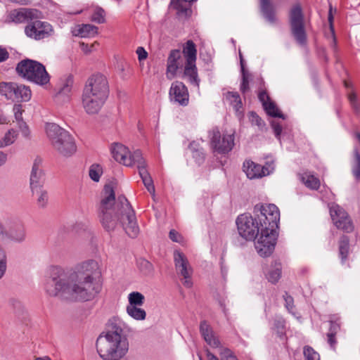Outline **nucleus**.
Here are the masks:
<instances>
[{
	"label": "nucleus",
	"mask_w": 360,
	"mask_h": 360,
	"mask_svg": "<svg viewBox=\"0 0 360 360\" xmlns=\"http://www.w3.org/2000/svg\"><path fill=\"white\" fill-rule=\"evenodd\" d=\"M7 237L15 242H22L25 238V230L20 221L8 224Z\"/></svg>",
	"instance_id": "24"
},
{
	"label": "nucleus",
	"mask_w": 360,
	"mask_h": 360,
	"mask_svg": "<svg viewBox=\"0 0 360 360\" xmlns=\"http://www.w3.org/2000/svg\"><path fill=\"white\" fill-rule=\"evenodd\" d=\"M354 159L352 162V173L356 181L360 180V153L358 149L354 148Z\"/></svg>",
	"instance_id": "41"
},
{
	"label": "nucleus",
	"mask_w": 360,
	"mask_h": 360,
	"mask_svg": "<svg viewBox=\"0 0 360 360\" xmlns=\"http://www.w3.org/2000/svg\"><path fill=\"white\" fill-rule=\"evenodd\" d=\"M305 360H320L319 354L310 346H305L303 349Z\"/></svg>",
	"instance_id": "49"
},
{
	"label": "nucleus",
	"mask_w": 360,
	"mask_h": 360,
	"mask_svg": "<svg viewBox=\"0 0 360 360\" xmlns=\"http://www.w3.org/2000/svg\"><path fill=\"white\" fill-rule=\"evenodd\" d=\"M210 146L214 152L219 154H227L232 150L234 146V135L221 134L217 127L209 131Z\"/></svg>",
	"instance_id": "11"
},
{
	"label": "nucleus",
	"mask_w": 360,
	"mask_h": 360,
	"mask_svg": "<svg viewBox=\"0 0 360 360\" xmlns=\"http://www.w3.org/2000/svg\"><path fill=\"white\" fill-rule=\"evenodd\" d=\"M196 0H176V2L175 4V8L179 12V13H187V11L189 10L188 8H186V7H184L182 4V1H185V2H187V1H190V2H194Z\"/></svg>",
	"instance_id": "55"
},
{
	"label": "nucleus",
	"mask_w": 360,
	"mask_h": 360,
	"mask_svg": "<svg viewBox=\"0 0 360 360\" xmlns=\"http://www.w3.org/2000/svg\"><path fill=\"white\" fill-rule=\"evenodd\" d=\"M41 160L35 159L30 176V191L43 188L45 184V176L43 170L40 167Z\"/></svg>",
	"instance_id": "20"
},
{
	"label": "nucleus",
	"mask_w": 360,
	"mask_h": 360,
	"mask_svg": "<svg viewBox=\"0 0 360 360\" xmlns=\"http://www.w3.org/2000/svg\"><path fill=\"white\" fill-rule=\"evenodd\" d=\"M8 228L6 229L1 223H0V241L7 238Z\"/></svg>",
	"instance_id": "62"
},
{
	"label": "nucleus",
	"mask_w": 360,
	"mask_h": 360,
	"mask_svg": "<svg viewBox=\"0 0 360 360\" xmlns=\"http://www.w3.org/2000/svg\"><path fill=\"white\" fill-rule=\"evenodd\" d=\"M102 168L98 165H92L89 171L90 178L96 182H98L102 174Z\"/></svg>",
	"instance_id": "48"
},
{
	"label": "nucleus",
	"mask_w": 360,
	"mask_h": 360,
	"mask_svg": "<svg viewBox=\"0 0 360 360\" xmlns=\"http://www.w3.org/2000/svg\"><path fill=\"white\" fill-rule=\"evenodd\" d=\"M349 252V238L348 236L343 235L339 240V255L341 262L344 264L347 259Z\"/></svg>",
	"instance_id": "33"
},
{
	"label": "nucleus",
	"mask_w": 360,
	"mask_h": 360,
	"mask_svg": "<svg viewBox=\"0 0 360 360\" xmlns=\"http://www.w3.org/2000/svg\"><path fill=\"white\" fill-rule=\"evenodd\" d=\"M137 265L140 271L145 275H150L153 271V264L145 259H139Z\"/></svg>",
	"instance_id": "46"
},
{
	"label": "nucleus",
	"mask_w": 360,
	"mask_h": 360,
	"mask_svg": "<svg viewBox=\"0 0 360 360\" xmlns=\"http://www.w3.org/2000/svg\"><path fill=\"white\" fill-rule=\"evenodd\" d=\"M207 360H238L237 357L233 355V352L228 348H220L219 355L220 359L208 349L206 350Z\"/></svg>",
	"instance_id": "32"
},
{
	"label": "nucleus",
	"mask_w": 360,
	"mask_h": 360,
	"mask_svg": "<svg viewBox=\"0 0 360 360\" xmlns=\"http://www.w3.org/2000/svg\"><path fill=\"white\" fill-rule=\"evenodd\" d=\"M250 120L252 124H255L261 129L265 126L264 122L255 112H250Z\"/></svg>",
	"instance_id": "52"
},
{
	"label": "nucleus",
	"mask_w": 360,
	"mask_h": 360,
	"mask_svg": "<svg viewBox=\"0 0 360 360\" xmlns=\"http://www.w3.org/2000/svg\"><path fill=\"white\" fill-rule=\"evenodd\" d=\"M121 321L117 319H113L111 321L110 324V330L108 331L104 335L112 338L115 335L119 338H126L124 335H122V328L121 326Z\"/></svg>",
	"instance_id": "36"
},
{
	"label": "nucleus",
	"mask_w": 360,
	"mask_h": 360,
	"mask_svg": "<svg viewBox=\"0 0 360 360\" xmlns=\"http://www.w3.org/2000/svg\"><path fill=\"white\" fill-rule=\"evenodd\" d=\"M18 136V132L14 129H10L0 140V148H4L12 144Z\"/></svg>",
	"instance_id": "45"
},
{
	"label": "nucleus",
	"mask_w": 360,
	"mask_h": 360,
	"mask_svg": "<svg viewBox=\"0 0 360 360\" xmlns=\"http://www.w3.org/2000/svg\"><path fill=\"white\" fill-rule=\"evenodd\" d=\"M73 82V77L72 75L67 76L61 82L56 94V98L64 101L68 100L71 94Z\"/></svg>",
	"instance_id": "28"
},
{
	"label": "nucleus",
	"mask_w": 360,
	"mask_h": 360,
	"mask_svg": "<svg viewBox=\"0 0 360 360\" xmlns=\"http://www.w3.org/2000/svg\"><path fill=\"white\" fill-rule=\"evenodd\" d=\"M348 99L350 104L357 102V96L354 91H352L348 94Z\"/></svg>",
	"instance_id": "63"
},
{
	"label": "nucleus",
	"mask_w": 360,
	"mask_h": 360,
	"mask_svg": "<svg viewBox=\"0 0 360 360\" xmlns=\"http://www.w3.org/2000/svg\"><path fill=\"white\" fill-rule=\"evenodd\" d=\"M271 127L274 130V133L275 136L280 140L281 139V134L282 132V126L276 121H272L271 123Z\"/></svg>",
	"instance_id": "56"
},
{
	"label": "nucleus",
	"mask_w": 360,
	"mask_h": 360,
	"mask_svg": "<svg viewBox=\"0 0 360 360\" xmlns=\"http://www.w3.org/2000/svg\"><path fill=\"white\" fill-rule=\"evenodd\" d=\"M236 225L240 236L246 240H254L257 236L262 233L264 226L257 217L250 214H243L238 217Z\"/></svg>",
	"instance_id": "9"
},
{
	"label": "nucleus",
	"mask_w": 360,
	"mask_h": 360,
	"mask_svg": "<svg viewBox=\"0 0 360 360\" xmlns=\"http://www.w3.org/2000/svg\"><path fill=\"white\" fill-rule=\"evenodd\" d=\"M330 214L334 225L346 233L354 230L353 222L347 212L338 205H334L330 208Z\"/></svg>",
	"instance_id": "16"
},
{
	"label": "nucleus",
	"mask_w": 360,
	"mask_h": 360,
	"mask_svg": "<svg viewBox=\"0 0 360 360\" xmlns=\"http://www.w3.org/2000/svg\"><path fill=\"white\" fill-rule=\"evenodd\" d=\"M31 193L32 197L35 199L38 207L42 209L46 207L49 197L48 191L44 187L32 190Z\"/></svg>",
	"instance_id": "30"
},
{
	"label": "nucleus",
	"mask_w": 360,
	"mask_h": 360,
	"mask_svg": "<svg viewBox=\"0 0 360 360\" xmlns=\"http://www.w3.org/2000/svg\"><path fill=\"white\" fill-rule=\"evenodd\" d=\"M127 312L129 316L136 321H143L146 319V312L140 307L127 306Z\"/></svg>",
	"instance_id": "39"
},
{
	"label": "nucleus",
	"mask_w": 360,
	"mask_h": 360,
	"mask_svg": "<svg viewBox=\"0 0 360 360\" xmlns=\"http://www.w3.org/2000/svg\"><path fill=\"white\" fill-rule=\"evenodd\" d=\"M9 58V53L7 49L0 46V63L6 61Z\"/></svg>",
	"instance_id": "58"
},
{
	"label": "nucleus",
	"mask_w": 360,
	"mask_h": 360,
	"mask_svg": "<svg viewBox=\"0 0 360 360\" xmlns=\"http://www.w3.org/2000/svg\"><path fill=\"white\" fill-rule=\"evenodd\" d=\"M189 150L192 153V156L198 165H201L205 159V154L202 148L195 141H192L189 144Z\"/></svg>",
	"instance_id": "34"
},
{
	"label": "nucleus",
	"mask_w": 360,
	"mask_h": 360,
	"mask_svg": "<svg viewBox=\"0 0 360 360\" xmlns=\"http://www.w3.org/2000/svg\"><path fill=\"white\" fill-rule=\"evenodd\" d=\"M82 95L107 100L109 86L106 77L101 74L93 75L86 82Z\"/></svg>",
	"instance_id": "10"
},
{
	"label": "nucleus",
	"mask_w": 360,
	"mask_h": 360,
	"mask_svg": "<svg viewBox=\"0 0 360 360\" xmlns=\"http://www.w3.org/2000/svg\"><path fill=\"white\" fill-rule=\"evenodd\" d=\"M340 329L339 323L335 321H330L329 331L327 333V342L333 349H335L337 343L335 335Z\"/></svg>",
	"instance_id": "35"
},
{
	"label": "nucleus",
	"mask_w": 360,
	"mask_h": 360,
	"mask_svg": "<svg viewBox=\"0 0 360 360\" xmlns=\"http://www.w3.org/2000/svg\"><path fill=\"white\" fill-rule=\"evenodd\" d=\"M289 23L291 34L300 45L307 43V34L304 27V17L300 4L292 6L289 12Z\"/></svg>",
	"instance_id": "8"
},
{
	"label": "nucleus",
	"mask_w": 360,
	"mask_h": 360,
	"mask_svg": "<svg viewBox=\"0 0 360 360\" xmlns=\"http://www.w3.org/2000/svg\"><path fill=\"white\" fill-rule=\"evenodd\" d=\"M258 98L259 101L262 103V105L264 103L269 102L270 101V98L266 94V91H261L259 93Z\"/></svg>",
	"instance_id": "61"
},
{
	"label": "nucleus",
	"mask_w": 360,
	"mask_h": 360,
	"mask_svg": "<svg viewBox=\"0 0 360 360\" xmlns=\"http://www.w3.org/2000/svg\"><path fill=\"white\" fill-rule=\"evenodd\" d=\"M121 321L117 319H113L111 321L110 324V330L108 331L104 335L112 338L115 335L119 338H126L124 335H122V328L121 326Z\"/></svg>",
	"instance_id": "37"
},
{
	"label": "nucleus",
	"mask_w": 360,
	"mask_h": 360,
	"mask_svg": "<svg viewBox=\"0 0 360 360\" xmlns=\"http://www.w3.org/2000/svg\"><path fill=\"white\" fill-rule=\"evenodd\" d=\"M226 98L236 110H238L241 108V99L238 92L229 91L226 95Z\"/></svg>",
	"instance_id": "44"
},
{
	"label": "nucleus",
	"mask_w": 360,
	"mask_h": 360,
	"mask_svg": "<svg viewBox=\"0 0 360 360\" xmlns=\"http://www.w3.org/2000/svg\"><path fill=\"white\" fill-rule=\"evenodd\" d=\"M0 93L13 101H28L32 96L29 86L14 82L0 83Z\"/></svg>",
	"instance_id": "12"
},
{
	"label": "nucleus",
	"mask_w": 360,
	"mask_h": 360,
	"mask_svg": "<svg viewBox=\"0 0 360 360\" xmlns=\"http://www.w3.org/2000/svg\"><path fill=\"white\" fill-rule=\"evenodd\" d=\"M250 75L248 72L242 73V81L240 89L243 94L246 93L249 90Z\"/></svg>",
	"instance_id": "51"
},
{
	"label": "nucleus",
	"mask_w": 360,
	"mask_h": 360,
	"mask_svg": "<svg viewBox=\"0 0 360 360\" xmlns=\"http://www.w3.org/2000/svg\"><path fill=\"white\" fill-rule=\"evenodd\" d=\"M254 213L264 229L276 231L280 221V212L275 205L257 204L254 207Z\"/></svg>",
	"instance_id": "7"
},
{
	"label": "nucleus",
	"mask_w": 360,
	"mask_h": 360,
	"mask_svg": "<svg viewBox=\"0 0 360 360\" xmlns=\"http://www.w3.org/2000/svg\"><path fill=\"white\" fill-rule=\"evenodd\" d=\"M103 193L98 208V217L103 229L108 232H111L120 224L129 237H137L139 227L135 212L126 197L120 195L115 200V192L111 185L105 186Z\"/></svg>",
	"instance_id": "2"
},
{
	"label": "nucleus",
	"mask_w": 360,
	"mask_h": 360,
	"mask_svg": "<svg viewBox=\"0 0 360 360\" xmlns=\"http://www.w3.org/2000/svg\"><path fill=\"white\" fill-rule=\"evenodd\" d=\"M169 94L172 101L178 103L182 106H186L188 104V91L187 87L183 82L179 81L172 82Z\"/></svg>",
	"instance_id": "18"
},
{
	"label": "nucleus",
	"mask_w": 360,
	"mask_h": 360,
	"mask_svg": "<svg viewBox=\"0 0 360 360\" xmlns=\"http://www.w3.org/2000/svg\"><path fill=\"white\" fill-rule=\"evenodd\" d=\"M174 260L177 274L183 277V285L187 288H191L193 285L191 280L193 269L188 259L184 253L176 250L174 252Z\"/></svg>",
	"instance_id": "15"
},
{
	"label": "nucleus",
	"mask_w": 360,
	"mask_h": 360,
	"mask_svg": "<svg viewBox=\"0 0 360 360\" xmlns=\"http://www.w3.org/2000/svg\"><path fill=\"white\" fill-rule=\"evenodd\" d=\"M6 255L4 250L0 248V279L4 276L6 270Z\"/></svg>",
	"instance_id": "50"
},
{
	"label": "nucleus",
	"mask_w": 360,
	"mask_h": 360,
	"mask_svg": "<svg viewBox=\"0 0 360 360\" xmlns=\"http://www.w3.org/2000/svg\"><path fill=\"white\" fill-rule=\"evenodd\" d=\"M98 27L91 24H83L78 30L81 37H92L98 34Z\"/></svg>",
	"instance_id": "40"
},
{
	"label": "nucleus",
	"mask_w": 360,
	"mask_h": 360,
	"mask_svg": "<svg viewBox=\"0 0 360 360\" xmlns=\"http://www.w3.org/2000/svg\"><path fill=\"white\" fill-rule=\"evenodd\" d=\"M105 101L106 100L89 97L84 95L82 96V106L85 112L89 115L97 114L103 107Z\"/></svg>",
	"instance_id": "23"
},
{
	"label": "nucleus",
	"mask_w": 360,
	"mask_h": 360,
	"mask_svg": "<svg viewBox=\"0 0 360 360\" xmlns=\"http://www.w3.org/2000/svg\"><path fill=\"white\" fill-rule=\"evenodd\" d=\"M15 119L18 123V127L21 131L22 136L25 138L29 137L30 130L27 124L22 119L23 110L20 104H15L13 108Z\"/></svg>",
	"instance_id": "29"
},
{
	"label": "nucleus",
	"mask_w": 360,
	"mask_h": 360,
	"mask_svg": "<svg viewBox=\"0 0 360 360\" xmlns=\"http://www.w3.org/2000/svg\"><path fill=\"white\" fill-rule=\"evenodd\" d=\"M243 167L248 178L250 179L261 178L270 173L265 166L262 167L252 160H245Z\"/></svg>",
	"instance_id": "21"
},
{
	"label": "nucleus",
	"mask_w": 360,
	"mask_h": 360,
	"mask_svg": "<svg viewBox=\"0 0 360 360\" xmlns=\"http://www.w3.org/2000/svg\"><path fill=\"white\" fill-rule=\"evenodd\" d=\"M7 160V155L0 151V166L3 165Z\"/></svg>",
	"instance_id": "64"
},
{
	"label": "nucleus",
	"mask_w": 360,
	"mask_h": 360,
	"mask_svg": "<svg viewBox=\"0 0 360 360\" xmlns=\"http://www.w3.org/2000/svg\"><path fill=\"white\" fill-rule=\"evenodd\" d=\"M274 328L276 329L277 333L281 335L285 332V322L282 318L277 319L274 321Z\"/></svg>",
	"instance_id": "54"
},
{
	"label": "nucleus",
	"mask_w": 360,
	"mask_h": 360,
	"mask_svg": "<svg viewBox=\"0 0 360 360\" xmlns=\"http://www.w3.org/2000/svg\"><path fill=\"white\" fill-rule=\"evenodd\" d=\"M264 272L266 279L271 283H276L281 276V264L278 261H274L270 266L264 268Z\"/></svg>",
	"instance_id": "25"
},
{
	"label": "nucleus",
	"mask_w": 360,
	"mask_h": 360,
	"mask_svg": "<svg viewBox=\"0 0 360 360\" xmlns=\"http://www.w3.org/2000/svg\"><path fill=\"white\" fill-rule=\"evenodd\" d=\"M98 45L97 44H92L91 45H89L88 44H85L84 42L82 43H80V47L82 49V50L85 53H91L95 48V46Z\"/></svg>",
	"instance_id": "57"
},
{
	"label": "nucleus",
	"mask_w": 360,
	"mask_h": 360,
	"mask_svg": "<svg viewBox=\"0 0 360 360\" xmlns=\"http://www.w3.org/2000/svg\"><path fill=\"white\" fill-rule=\"evenodd\" d=\"M129 304L127 306L141 307L143 304L145 297L137 291L131 292L128 295Z\"/></svg>",
	"instance_id": "42"
},
{
	"label": "nucleus",
	"mask_w": 360,
	"mask_h": 360,
	"mask_svg": "<svg viewBox=\"0 0 360 360\" xmlns=\"http://www.w3.org/2000/svg\"><path fill=\"white\" fill-rule=\"evenodd\" d=\"M96 345L100 357L103 360H118L129 349L127 338H119L116 335L110 338L101 334L97 338Z\"/></svg>",
	"instance_id": "5"
},
{
	"label": "nucleus",
	"mask_w": 360,
	"mask_h": 360,
	"mask_svg": "<svg viewBox=\"0 0 360 360\" xmlns=\"http://www.w3.org/2000/svg\"><path fill=\"white\" fill-rule=\"evenodd\" d=\"M184 77H187L192 85L199 87L200 79L198 77L195 62H186Z\"/></svg>",
	"instance_id": "27"
},
{
	"label": "nucleus",
	"mask_w": 360,
	"mask_h": 360,
	"mask_svg": "<svg viewBox=\"0 0 360 360\" xmlns=\"http://www.w3.org/2000/svg\"><path fill=\"white\" fill-rule=\"evenodd\" d=\"M45 131L53 149L64 157L72 156L77 150L73 136L55 123H46Z\"/></svg>",
	"instance_id": "4"
},
{
	"label": "nucleus",
	"mask_w": 360,
	"mask_h": 360,
	"mask_svg": "<svg viewBox=\"0 0 360 360\" xmlns=\"http://www.w3.org/2000/svg\"><path fill=\"white\" fill-rule=\"evenodd\" d=\"M105 11L101 7H96L91 17V20L98 24H102L105 22Z\"/></svg>",
	"instance_id": "47"
},
{
	"label": "nucleus",
	"mask_w": 360,
	"mask_h": 360,
	"mask_svg": "<svg viewBox=\"0 0 360 360\" xmlns=\"http://www.w3.org/2000/svg\"><path fill=\"white\" fill-rule=\"evenodd\" d=\"M15 71L20 77L37 84L44 85L50 80L44 65L34 60H22L17 64Z\"/></svg>",
	"instance_id": "6"
},
{
	"label": "nucleus",
	"mask_w": 360,
	"mask_h": 360,
	"mask_svg": "<svg viewBox=\"0 0 360 360\" xmlns=\"http://www.w3.org/2000/svg\"><path fill=\"white\" fill-rule=\"evenodd\" d=\"M300 180L307 188L312 190H317L320 186L319 179L307 173L301 175Z\"/></svg>",
	"instance_id": "38"
},
{
	"label": "nucleus",
	"mask_w": 360,
	"mask_h": 360,
	"mask_svg": "<svg viewBox=\"0 0 360 360\" xmlns=\"http://www.w3.org/2000/svg\"><path fill=\"white\" fill-rule=\"evenodd\" d=\"M186 62H195L197 50L194 42L192 40H188L183 47L182 51Z\"/></svg>",
	"instance_id": "31"
},
{
	"label": "nucleus",
	"mask_w": 360,
	"mask_h": 360,
	"mask_svg": "<svg viewBox=\"0 0 360 360\" xmlns=\"http://www.w3.org/2000/svg\"><path fill=\"white\" fill-rule=\"evenodd\" d=\"M169 238L174 241V242H180L181 236L180 234L176 231L175 230L172 229L169 231Z\"/></svg>",
	"instance_id": "60"
},
{
	"label": "nucleus",
	"mask_w": 360,
	"mask_h": 360,
	"mask_svg": "<svg viewBox=\"0 0 360 360\" xmlns=\"http://www.w3.org/2000/svg\"><path fill=\"white\" fill-rule=\"evenodd\" d=\"M263 106L269 115L273 117L285 119L284 115L279 111L276 105L271 101L264 103Z\"/></svg>",
	"instance_id": "43"
},
{
	"label": "nucleus",
	"mask_w": 360,
	"mask_h": 360,
	"mask_svg": "<svg viewBox=\"0 0 360 360\" xmlns=\"http://www.w3.org/2000/svg\"><path fill=\"white\" fill-rule=\"evenodd\" d=\"M136 53L138 55V58L139 60H144L148 56V53L146 51L144 48H143L141 46L137 48Z\"/></svg>",
	"instance_id": "59"
},
{
	"label": "nucleus",
	"mask_w": 360,
	"mask_h": 360,
	"mask_svg": "<svg viewBox=\"0 0 360 360\" xmlns=\"http://www.w3.org/2000/svg\"><path fill=\"white\" fill-rule=\"evenodd\" d=\"M184 65L181 53L178 49L172 50L167 60L166 77L168 79H174L179 69Z\"/></svg>",
	"instance_id": "19"
},
{
	"label": "nucleus",
	"mask_w": 360,
	"mask_h": 360,
	"mask_svg": "<svg viewBox=\"0 0 360 360\" xmlns=\"http://www.w3.org/2000/svg\"><path fill=\"white\" fill-rule=\"evenodd\" d=\"M276 240V231L262 229L259 238L255 243L258 254L263 257H269L273 252Z\"/></svg>",
	"instance_id": "13"
},
{
	"label": "nucleus",
	"mask_w": 360,
	"mask_h": 360,
	"mask_svg": "<svg viewBox=\"0 0 360 360\" xmlns=\"http://www.w3.org/2000/svg\"><path fill=\"white\" fill-rule=\"evenodd\" d=\"M260 10L263 17L271 24L277 21L275 8L270 0H259Z\"/></svg>",
	"instance_id": "26"
},
{
	"label": "nucleus",
	"mask_w": 360,
	"mask_h": 360,
	"mask_svg": "<svg viewBox=\"0 0 360 360\" xmlns=\"http://www.w3.org/2000/svg\"><path fill=\"white\" fill-rule=\"evenodd\" d=\"M110 150L113 158L119 163L127 167L134 165L137 167L144 186L149 193L154 195L155 187L153 181L146 169V163L141 152L139 150H136L133 153H131L128 148L119 143L112 144Z\"/></svg>",
	"instance_id": "3"
},
{
	"label": "nucleus",
	"mask_w": 360,
	"mask_h": 360,
	"mask_svg": "<svg viewBox=\"0 0 360 360\" xmlns=\"http://www.w3.org/2000/svg\"><path fill=\"white\" fill-rule=\"evenodd\" d=\"M200 331L205 341L212 348L218 349V353L220 348H224L218 338L214 335L212 328L206 321H202L200 324Z\"/></svg>",
	"instance_id": "22"
},
{
	"label": "nucleus",
	"mask_w": 360,
	"mask_h": 360,
	"mask_svg": "<svg viewBox=\"0 0 360 360\" xmlns=\"http://www.w3.org/2000/svg\"><path fill=\"white\" fill-rule=\"evenodd\" d=\"M101 276L98 263L93 259L78 264L71 271L51 266L45 278L44 288L51 297L74 302L88 301L101 291Z\"/></svg>",
	"instance_id": "1"
},
{
	"label": "nucleus",
	"mask_w": 360,
	"mask_h": 360,
	"mask_svg": "<svg viewBox=\"0 0 360 360\" xmlns=\"http://www.w3.org/2000/svg\"><path fill=\"white\" fill-rule=\"evenodd\" d=\"M25 33L29 38L41 40L51 37L53 33V28L48 22L35 20L25 26Z\"/></svg>",
	"instance_id": "14"
},
{
	"label": "nucleus",
	"mask_w": 360,
	"mask_h": 360,
	"mask_svg": "<svg viewBox=\"0 0 360 360\" xmlns=\"http://www.w3.org/2000/svg\"><path fill=\"white\" fill-rule=\"evenodd\" d=\"M283 298L285 300V307L288 311L292 312L295 307L293 297L285 292L283 295Z\"/></svg>",
	"instance_id": "53"
},
{
	"label": "nucleus",
	"mask_w": 360,
	"mask_h": 360,
	"mask_svg": "<svg viewBox=\"0 0 360 360\" xmlns=\"http://www.w3.org/2000/svg\"><path fill=\"white\" fill-rule=\"evenodd\" d=\"M40 12L34 8H20L11 10L6 16V22L21 24L39 18Z\"/></svg>",
	"instance_id": "17"
}]
</instances>
